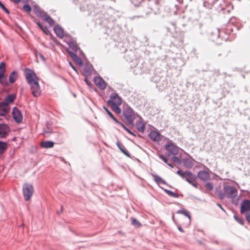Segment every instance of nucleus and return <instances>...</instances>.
Returning a JSON list of instances; mask_svg holds the SVG:
<instances>
[{"label":"nucleus","instance_id":"nucleus-57","mask_svg":"<svg viewBox=\"0 0 250 250\" xmlns=\"http://www.w3.org/2000/svg\"><path fill=\"white\" fill-rule=\"evenodd\" d=\"M116 145L119 148V149L121 150L124 147H125L123 145H122L120 142L118 141L116 142Z\"/></svg>","mask_w":250,"mask_h":250},{"label":"nucleus","instance_id":"nucleus-15","mask_svg":"<svg viewBox=\"0 0 250 250\" xmlns=\"http://www.w3.org/2000/svg\"><path fill=\"white\" fill-rule=\"evenodd\" d=\"M67 52L72 58V59L79 65H82L83 64V61L81 58L78 57L75 53L72 52L69 49L66 50Z\"/></svg>","mask_w":250,"mask_h":250},{"label":"nucleus","instance_id":"nucleus-61","mask_svg":"<svg viewBox=\"0 0 250 250\" xmlns=\"http://www.w3.org/2000/svg\"><path fill=\"white\" fill-rule=\"evenodd\" d=\"M185 179L187 182H188L190 184H191L194 181L191 179L190 178H188V177H186Z\"/></svg>","mask_w":250,"mask_h":250},{"label":"nucleus","instance_id":"nucleus-43","mask_svg":"<svg viewBox=\"0 0 250 250\" xmlns=\"http://www.w3.org/2000/svg\"><path fill=\"white\" fill-rule=\"evenodd\" d=\"M234 218L235 220L240 224L243 225L244 223V220L241 218H240L236 215H234Z\"/></svg>","mask_w":250,"mask_h":250},{"label":"nucleus","instance_id":"nucleus-42","mask_svg":"<svg viewBox=\"0 0 250 250\" xmlns=\"http://www.w3.org/2000/svg\"><path fill=\"white\" fill-rule=\"evenodd\" d=\"M171 160L172 161L177 163L178 164H181V159L178 157L177 156H173L171 158Z\"/></svg>","mask_w":250,"mask_h":250},{"label":"nucleus","instance_id":"nucleus-64","mask_svg":"<svg viewBox=\"0 0 250 250\" xmlns=\"http://www.w3.org/2000/svg\"><path fill=\"white\" fill-rule=\"evenodd\" d=\"M190 185H191L193 187H194L195 188H198L197 184L196 183L194 182H193Z\"/></svg>","mask_w":250,"mask_h":250},{"label":"nucleus","instance_id":"nucleus-3","mask_svg":"<svg viewBox=\"0 0 250 250\" xmlns=\"http://www.w3.org/2000/svg\"><path fill=\"white\" fill-rule=\"evenodd\" d=\"M238 191L237 189L232 186L225 185L223 187V191L219 190L218 192L219 197L223 199L225 197L228 198H233L237 195Z\"/></svg>","mask_w":250,"mask_h":250},{"label":"nucleus","instance_id":"nucleus-40","mask_svg":"<svg viewBox=\"0 0 250 250\" xmlns=\"http://www.w3.org/2000/svg\"><path fill=\"white\" fill-rule=\"evenodd\" d=\"M4 70L0 71V83L4 84V82L6 81V78L4 76Z\"/></svg>","mask_w":250,"mask_h":250},{"label":"nucleus","instance_id":"nucleus-55","mask_svg":"<svg viewBox=\"0 0 250 250\" xmlns=\"http://www.w3.org/2000/svg\"><path fill=\"white\" fill-rule=\"evenodd\" d=\"M116 145L119 148V149L121 150L124 147H125L123 145H122L120 142L118 141L116 142Z\"/></svg>","mask_w":250,"mask_h":250},{"label":"nucleus","instance_id":"nucleus-32","mask_svg":"<svg viewBox=\"0 0 250 250\" xmlns=\"http://www.w3.org/2000/svg\"><path fill=\"white\" fill-rule=\"evenodd\" d=\"M42 19L47 22L50 25H52L55 24L54 21L49 16H48L47 13L46 14H44Z\"/></svg>","mask_w":250,"mask_h":250},{"label":"nucleus","instance_id":"nucleus-62","mask_svg":"<svg viewBox=\"0 0 250 250\" xmlns=\"http://www.w3.org/2000/svg\"><path fill=\"white\" fill-rule=\"evenodd\" d=\"M111 118L116 122L117 123V124H119L121 125V123H122V122L119 121L114 116V115L112 117H111Z\"/></svg>","mask_w":250,"mask_h":250},{"label":"nucleus","instance_id":"nucleus-60","mask_svg":"<svg viewBox=\"0 0 250 250\" xmlns=\"http://www.w3.org/2000/svg\"><path fill=\"white\" fill-rule=\"evenodd\" d=\"M245 217L247 221L250 224V213H246Z\"/></svg>","mask_w":250,"mask_h":250},{"label":"nucleus","instance_id":"nucleus-59","mask_svg":"<svg viewBox=\"0 0 250 250\" xmlns=\"http://www.w3.org/2000/svg\"><path fill=\"white\" fill-rule=\"evenodd\" d=\"M34 21L41 29H42V30H43V27H42V25L39 21H38L37 20H35Z\"/></svg>","mask_w":250,"mask_h":250},{"label":"nucleus","instance_id":"nucleus-58","mask_svg":"<svg viewBox=\"0 0 250 250\" xmlns=\"http://www.w3.org/2000/svg\"><path fill=\"white\" fill-rule=\"evenodd\" d=\"M5 64L4 62H1L0 63V70L5 71Z\"/></svg>","mask_w":250,"mask_h":250},{"label":"nucleus","instance_id":"nucleus-26","mask_svg":"<svg viewBox=\"0 0 250 250\" xmlns=\"http://www.w3.org/2000/svg\"><path fill=\"white\" fill-rule=\"evenodd\" d=\"M15 98V95L13 94H8L7 96L4 99V101L2 102L5 103V104H6L8 106L9 104L12 103Z\"/></svg>","mask_w":250,"mask_h":250},{"label":"nucleus","instance_id":"nucleus-36","mask_svg":"<svg viewBox=\"0 0 250 250\" xmlns=\"http://www.w3.org/2000/svg\"><path fill=\"white\" fill-rule=\"evenodd\" d=\"M183 164L184 166L187 168L191 167H192V163L188 159H184Z\"/></svg>","mask_w":250,"mask_h":250},{"label":"nucleus","instance_id":"nucleus-54","mask_svg":"<svg viewBox=\"0 0 250 250\" xmlns=\"http://www.w3.org/2000/svg\"><path fill=\"white\" fill-rule=\"evenodd\" d=\"M116 145L119 148V149L121 150L124 147H125L123 145H122L120 142L118 141L116 142Z\"/></svg>","mask_w":250,"mask_h":250},{"label":"nucleus","instance_id":"nucleus-25","mask_svg":"<svg viewBox=\"0 0 250 250\" xmlns=\"http://www.w3.org/2000/svg\"><path fill=\"white\" fill-rule=\"evenodd\" d=\"M107 103L111 106V108L117 114H120L121 113V109L119 107L120 104H115L110 101H107Z\"/></svg>","mask_w":250,"mask_h":250},{"label":"nucleus","instance_id":"nucleus-37","mask_svg":"<svg viewBox=\"0 0 250 250\" xmlns=\"http://www.w3.org/2000/svg\"><path fill=\"white\" fill-rule=\"evenodd\" d=\"M164 190L165 191V192L166 193H167L170 196H171V197H173L174 198H178L179 197V195L178 194L175 193L170 190L165 189H164Z\"/></svg>","mask_w":250,"mask_h":250},{"label":"nucleus","instance_id":"nucleus-12","mask_svg":"<svg viewBox=\"0 0 250 250\" xmlns=\"http://www.w3.org/2000/svg\"><path fill=\"white\" fill-rule=\"evenodd\" d=\"M94 69L92 65L89 62H86L83 70V75L85 77L90 76Z\"/></svg>","mask_w":250,"mask_h":250},{"label":"nucleus","instance_id":"nucleus-30","mask_svg":"<svg viewBox=\"0 0 250 250\" xmlns=\"http://www.w3.org/2000/svg\"><path fill=\"white\" fill-rule=\"evenodd\" d=\"M69 47L74 52H77L79 49L76 42L73 41H69L67 42Z\"/></svg>","mask_w":250,"mask_h":250},{"label":"nucleus","instance_id":"nucleus-50","mask_svg":"<svg viewBox=\"0 0 250 250\" xmlns=\"http://www.w3.org/2000/svg\"><path fill=\"white\" fill-rule=\"evenodd\" d=\"M141 1H132V3L135 7H139L142 4Z\"/></svg>","mask_w":250,"mask_h":250},{"label":"nucleus","instance_id":"nucleus-10","mask_svg":"<svg viewBox=\"0 0 250 250\" xmlns=\"http://www.w3.org/2000/svg\"><path fill=\"white\" fill-rule=\"evenodd\" d=\"M172 37L177 41L179 45H181L183 43L184 38V33L183 32L176 30L172 34Z\"/></svg>","mask_w":250,"mask_h":250},{"label":"nucleus","instance_id":"nucleus-45","mask_svg":"<svg viewBox=\"0 0 250 250\" xmlns=\"http://www.w3.org/2000/svg\"><path fill=\"white\" fill-rule=\"evenodd\" d=\"M121 151L124 153L125 156L127 157L130 158L131 155L129 153V152L126 150V149L124 147L121 150Z\"/></svg>","mask_w":250,"mask_h":250},{"label":"nucleus","instance_id":"nucleus-4","mask_svg":"<svg viewBox=\"0 0 250 250\" xmlns=\"http://www.w3.org/2000/svg\"><path fill=\"white\" fill-rule=\"evenodd\" d=\"M123 114L125 117L127 123L131 125H133V122L135 118V112L132 108L127 106L123 111Z\"/></svg>","mask_w":250,"mask_h":250},{"label":"nucleus","instance_id":"nucleus-2","mask_svg":"<svg viewBox=\"0 0 250 250\" xmlns=\"http://www.w3.org/2000/svg\"><path fill=\"white\" fill-rule=\"evenodd\" d=\"M24 75L27 83L30 85L32 95L37 97L41 95V90L38 83L39 78L33 70L28 68L24 70Z\"/></svg>","mask_w":250,"mask_h":250},{"label":"nucleus","instance_id":"nucleus-19","mask_svg":"<svg viewBox=\"0 0 250 250\" xmlns=\"http://www.w3.org/2000/svg\"><path fill=\"white\" fill-rule=\"evenodd\" d=\"M108 101H110L116 104H122V99L116 93H112L110 96V99Z\"/></svg>","mask_w":250,"mask_h":250},{"label":"nucleus","instance_id":"nucleus-16","mask_svg":"<svg viewBox=\"0 0 250 250\" xmlns=\"http://www.w3.org/2000/svg\"><path fill=\"white\" fill-rule=\"evenodd\" d=\"M149 137L154 142H159L162 140L161 134L158 131L152 130L149 134Z\"/></svg>","mask_w":250,"mask_h":250},{"label":"nucleus","instance_id":"nucleus-24","mask_svg":"<svg viewBox=\"0 0 250 250\" xmlns=\"http://www.w3.org/2000/svg\"><path fill=\"white\" fill-rule=\"evenodd\" d=\"M54 31L59 38L62 39L64 37L63 30L60 25H56L54 28Z\"/></svg>","mask_w":250,"mask_h":250},{"label":"nucleus","instance_id":"nucleus-52","mask_svg":"<svg viewBox=\"0 0 250 250\" xmlns=\"http://www.w3.org/2000/svg\"><path fill=\"white\" fill-rule=\"evenodd\" d=\"M159 157L167 164V163H168L167 159L163 155L160 154V155H159Z\"/></svg>","mask_w":250,"mask_h":250},{"label":"nucleus","instance_id":"nucleus-47","mask_svg":"<svg viewBox=\"0 0 250 250\" xmlns=\"http://www.w3.org/2000/svg\"><path fill=\"white\" fill-rule=\"evenodd\" d=\"M176 173L180 176L183 179H185L186 177L185 171L183 172L181 170H178L176 171Z\"/></svg>","mask_w":250,"mask_h":250},{"label":"nucleus","instance_id":"nucleus-38","mask_svg":"<svg viewBox=\"0 0 250 250\" xmlns=\"http://www.w3.org/2000/svg\"><path fill=\"white\" fill-rule=\"evenodd\" d=\"M214 3V1H210V3L209 2V1H204L203 5L208 9H210L211 8Z\"/></svg>","mask_w":250,"mask_h":250},{"label":"nucleus","instance_id":"nucleus-11","mask_svg":"<svg viewBox=\"0 0 250 250\" xmlns=\"http://www.w3.org/2000/svg\"><path fill=\"white\" fill-rule=\"evenodd\" d=\"M170 63L172 67L175 68H178L184 65V62L180 58H175L172 59Z\"/></svg>","mask_w":250,"mask_h":250},{"label":"nucleus","instance_id":"nucleus-33","mask_svg":"<svg viewBox=\"0 0 250 250\" xmlns=\"http://www.w3.org/2000/svg\"><path fill=\"white\" fill-rule=\"evenodd\" d=\"M7 143L0 141V154H2L7 149Z\"/></svg>","mask_w":250,"mask_h":250},{"label":"nucleus","instance_id":"nucleus-31","mask_svg":"<svg viewBox=\"0 0 250 250\" xmlns=\"http://www.w3.org/2000/svg\"><path fill=\"white\" fill-rule=\"evenodd\" d=\"M183 1L178 0V1H177V3L175 4L174 5V7L176 9V11L173 10V12L175 14H177V10L182 11L184 10L183 7L182 6V5L183 4Z\"/></svg>","mask_w":250,"mask_h":250},{"label":"nucleus","instance_id":"nucleus-51","mask_svg":"<svg viewBox=\"0 0 250 250\" xmlns=\"http://www.w3.org/2000/svg\"><path fill=\"white\" fill-rule=\"evenodd\" d=\"M52 132L51 130L48 129V130H44L43 134L44 137H47Z\"/></svg>","mask_w":250,"mask_h":250},{"label":"nucleus","instance_id":"nucleus-56","mask_svg":"<svg viewBox=\"0 0 250 250\" xmlns=\"http://www.w3.org/2000/svg\"><path fill=\"white\" fill-rule=\"evenodd\" d=\"M116 145L119 148V149L121 150L124 147H125L123 145H122L120 142L118 141L116 142Z\"/></svg>","mask_w":250,"mask_h":250},{"label":"nucleus","instance_id":"nucleus-21","mask_svg":"<svg viewBox=\"0 0 250 250\" xmlns=\"http://www.w3.org/2000/svg\"><path fill=\"white\" fill-rule=\"evenodd\" d=\"M86 1H83V2L81 3V5L80 6V10L83 11H85L87 10L88 11V15L91 14L92 13V7L91 6H90L88 5V3H87Z\"/></svg>","mask_w":250,"mask_h":250},{"label":"nucleus","instance_id":"nucleus-41","mask_svg":"<svg viewBox=\"0 0 250 250\" xmlns=\"http://www.w3.org/2000/svg\"><path fill=\"white\" fill-rule=\"evenodd\" d=\"M23 10L27 13H30L32 10V8L29 4H24L23 6Z\"/></svg>","mask_w":250,"mask_h":250},{"label":"nucleus","instance_id":"nucleus-63","mask_svg":"<svg viewBox=\"0 0 250 250\" xmlns=\"http://www.w3.org/2000/svg\"><path fill=\"white\" fill-rule=\"evenodd\" d=\"M84 81L88 85H90V84H91L90 82L86 77L84 79Z\"/></svg>","mask_w":250,"mask_h":250},{"label":"nucleus","instance_id":"nucleus-27","mask_svg":"<svg viewBox=\"0 0 250 250\" xmlns=\"http://www.w3.org/2000/svg\"><path fill=\"white\" fill-rule=\"evenodd\" d=\"M152 176L153 178L154 181L158 185L160 184H162L164 185H167L165 180L162 179L160 176L155 174H152Z\"/></svg>","mask_w":250,"mask_h":250},{"label":"nucleus","instance_id":"nucleus-7","mask_svg":"<svg viewBox=\"0 0 250 250\" xmlns=\"http://www.w3.org/2000/svg\"><path fill=\"white\" fill-rule=\"evenodd\" d=\"M165 148L171 154L173 155H177L179 153V147L173 143L171 142L165 145Z\"/></svg>","mask_w":250,"mask_h":250},{"label":"nucleus","instance_id":"nucleus-44","mask_svg":"<svg viewBox=\"0 0 250 250\" xmlns=\"http://www.w3.org/2000/svg\"><path fill=\"white\" fill-rule=\"evenodd\" d=\"M121 125L124 128V129L125 130H126L128 133H129V134H130L131 135L134 136H136V135L133 133L129 129H128L127 127H126L124 124L123 123H121Z\"/></svg>","mask_w":250,"mask_h":250},{"label":"nucleus","instance_id":"nucleus-23","mask_svg":"<svg viewBox=\"0 0 250 250\" xmlns=\"http://www.w3.org/2000/svg\"><path fill=\"white\" fill-rule=\"evenodd\" d=\"M54 144L52 141H44L40 143V146L43 148H51L53 147Z\"/></svg>","mask_w":250,"mask_h":250},{"label":"nucleus","instance_id":"nucleus-35","mask_svg":"<svg viewBox=\"0 0 250 250\" xmlns=\"http://www.w3.org/2000/svg\"><path fill=\"white\" fill-rule=\"evenodd\" d=\"M185 173H186V177H188V178H190L191 179H192L193 181H195L196 180V179H197L196 175L192 174L191 172L186 170V171H185Z\"/></svg>","mask_w":250,"mask_h":250},{"label":"nucleus","instance_id":"nucleus-28","mask_svg":"<svg viewBox=\"0 0 250 250\" xmlns=\"http://www.w3.org/2000/svg\"><path fill=\"white\" fill-rule=\"evenodd\" d=\"M136 128L140 132H144L145 128V124L141 121H138L136 123Z\"/></svg>","mask_w":250,"mask_h":250},{"label":"nucleus","instance_id":"nucleus-29","mask_svg":"<svg viewBox=\"0 0 250 250\" xmlns=\"http://www.w3.org/2000/svg\"><path fill=\"white\" fill-rule=\"evenodd\" d=\"M18 77V74L16 71H12L9 76V82L11 83H13L15 82Z\"/></svg>","mask_w":250,"mask_h":250},{"label":"nucleus","instance_id":"nucleus-20","mask_svg":"<svg viewBox=\"0 0 250 250\" xmlns=\"http://www.w3.org/2000/svg\"><path fill=\"white\" fill-rule=\"evenodd\" d=\"M9 107L5 103L0 102V116L5 115L9 111Z\"/></svg>","mask_w":250,"mask_h":250},{"label":"nucleus","instance_id":"nucleus-14","mask_svg":"<svg viewBox=\"0 0 250 250\" xmlns=\"http://www.w3.org/2000/svg\"><path fill=\"white\" fill-rule=\"evenodd\" d=\"M9 127L6 124H0V138H5L9 133Z\"/></svg>","mask_w":250,"mask_h":250},{"label":"nucleus","instance_id":"nucleus-39","mask_svg":"<svg viewBox=\"0 0 250 250\" xmlns=\"http://www.w3.org/2000/svg\"><path fill=\"white\" fill-rule=\"evenodd\" d=\"M131 224L137 228H139L142 226L141 224L139 221L133 218H131Z\"/></svg>","mask_w":250,"mask_h":250},{"label":"nucleus","instance_id":"nucleus-49","mask_svg":"<svg viewBox=\"0 0 250 250\" xmlns=\"http://www.w3.org/2000/svg\"><path fill=\"white\" fill-rule=\"evenodd\" d=\"M0 7L6 13L9 14V10L5 7L4 5L0 1Z\"/></svg>","mask_w":250,"mask_h":250},{"label":"nucleus","instance_id":"nucleus-8","mask_svg":"<svg viewBox=\"0 0 250 250\" xmlns=\"http://www.w3.org/2000/svg\"><path fill=\"white\" fill-rule=\"evenodd\" d=\"M223 3H220L221 10L223 13H229L233 8V5L229 1H222Z\"/></svg>","mask_w":250,"mask_h":250},{"label":"nucleus","instance_id":"nucleus-13","mask_svg":"<svg viewBox=\"0 0 250 250\" xmlns=\"http://www.w3.org/2000/svg\"><path fill=\"white\" fill-rule=\"evenodd\" d=\"M250 210V201L248 199L244 200L241 204L240 212L242 213Z\"/></svg>","mask_w":250,"mask_h":250},{"label":"nucleus","instance_id":"nucleus-22","mask_svg":"<svg viewBox=\"0 0 250 250\" xmlns=\"http://www.w3.org/2000/svg\"><path fill=\"white\" fill-rule=\"evenodd\" d=\"M33 11L34 14L38 17L43 18L44 14L46 13L42 10L38 5H35L33 7Z\"/></svg>","mask_w":250,"mask_h":250},{"label":"nucleus","instance_id":"nucleus-46","mask_svg":"<svg viewBox=\"0 0 250 250\" xmlns=\"http://www.w3.org/2000/svg\"><path fill=\"white\" fill-rule=\"evenodd\" d=\"M205 188L209 191L213 189V187L211 183L208 182L205 185Z\"/></svg>","mask_w":250,"mask_h":250},{"label":"nucleus","instance_id":"nucleus-34","mask_svg":"<svg viewBox=\"0 0 250 250\" xmlns=\"http://www.w3.org/2000/svg\"><path fill=\"white\" fill-rule=\"evenodd\" d=\"M177 213L178 214H182L185 216L188 217V221L190 222V216L188 213V212L185 209H179L177 211Z\"/></svg>","mask_w":250,"mask_h":250},{"label":"nucleus","instance_id":"nucleus-53","mask_svg":"<svg viewBox=\"0 0 250 250\" xmlns=\"http://www.w3.org/2000/svg\"><path fill=\"white\" fill-rule=\"evenodd\" d=\"M104 110L106 111L107 114L111 118L113 117V114L104 106H103Z\"/></svg>","mask_w":250,"mask_h":250},{"label":"nucleus","instance_id":"nucleus-17","mask_svg":"<svg viewBox=\"0 0 250 250\" xmlns=\"http://www.w3.org/2000/svg\"><path fill=\"white\" fill-rule=\"evenodd\" d=\"M148 70L147 67L143 64L137 65L136 67L133 69V72L136 75L141 74L144 73H146Z\"/></svg>","mask_w":250,"mask_h":250},{"label":"nucleus","instance_id":"nucleus-6","mask_svg":"<svg viewBox=\"0 0 250 250\" xmlns=\"http://www.w3.org/2000/svg\"><path fill=\"white\" fill-rule=\"evenodd\" d=\"M12 114L13 119L16 123L19 124L22 121V114L18 107L15 106L13 108Z\"/></svg>","mask_w":250,"mask_h":250},{"label":"nucleus","instance_id":"nucleus-9","mask_svg":"<svg viewBox=\"0 0 250 250\" xmlns=\"http://www.w3.org/2000/svg\"><path fill=\"white\" fill-rule=\"evenodd\" d=\"M93 81L95 85L101 90H104L105 88L106 83L101 77H95Z\"/></svg>","mask_w":250,"mask_h":250},{"label":"nucleus","instance_id":"nucleus-18","mask_svg":"<svg viewBox=\"0 0 250 250\" xmlns=\"http://www.w3.org/2000/svg\"><path fill=\"white\" fill-rule=\"evenodd\" d=\"M197 178H199L201 180L206 181L209 179L210 174L209 173L205 170H200L198 172Z\"/></svg>","mask_w":250,"mask_h":250},{"label":"nucleus","instance_id":"nucleus-48","mask_svg":"<svg viewBox=\"0 0 250 250\" xmlns=\"http://www.w3.org/2000/svg\"><path fill=\"white\" fill-rule=\"evenodd\" d=\"M160 80V79L158 76H154L151 78V81L157 84V87L160 86V85L157 84L158 83V81Z\"/></svg>","mask_w":250,"mask_h":250},{"label":"nucleus","instance_id":"nucleus-1","mask_svg":"<svg viewBox=\"0 0 250 250\" xmlns=\"http://www.w3.org/2000/svg\"><path fill=\"white\" fill-rule=\"evenodd\" d=\"M234 19H231L227 25L225 30H220L218 28H213L209 32L210 40L215 42L216 44H221L222 41H232L233 37H231V34L233 35L235 31H238L239 28L237 25H232Z\"/></svg>","mask_w":250,"mask_h":250},{"label":"nucleus","instance_id":"nucleus-5","mask_svg":"<svg viewBox=\"0 0 250 250\" xmlns=\"http://www.w3.org/2000/svg\"><path fill=\"white\" fill-rule=\"evenodd\" d=\"M22 191L25 200L28 201L32 196L34 188L32 185L25 183L23 185Z\"/></svg>","mask_w":250,"mask_h":250}]
</instances>
